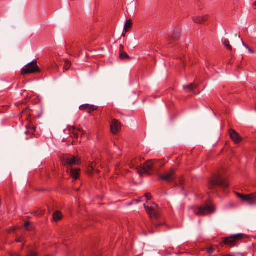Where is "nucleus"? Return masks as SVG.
<instances>
[{
  "mask_svg": "<svg viewBox=\"0 0 256 256\" xmlns=\"http://www.w3.org/2000/svg\"><path fill=\"white\" fill-rule=\"evenodd\" d=\"M192 20L196 24H201L202 23V18L200 16H194Z\"/></svg>",
  "mask_w": 256,
  "mask_h": 256,
  "instance_id": "19",
  "label": "nucleus"
},
{
  "mask_svg": "<svg viewBox=\"0 0 256 256\" xmlns=\"http://www.w3.org/2000/svg\"><path fill=\"white\" fill-rule=\"evenodd\" d=\"M242 45L244 47H246V48H248V51H249V52L250 53H253L254 52V51L250 48H249L248 46H247L242 40Z\"/></svg>",
  "mask_w": 256,
  "mask_h": 256,
  "instance_id": "21",
  "label": "nucleus"
},
{
  "mask_svg": "<svg viewBox=\"0 0 256 256\" xmlns=\"http://www.w3.org/2000/svg\"><path fill=\"white\" fill-rule=\"evenodd\" d=\"M80 109L81 110H85L88 113H90L92 111L96 110V106L94 105H90L88 104H85L82 105L80 106Z\"/></svg>",
  "mask_w": 256,
  "mask_h": 256,
  "instance_id": "12",
  "label": "nucleus"
},
{
  "mask_svg": "<svg viewBox=\"0 0 256 256\" xmlns=\"http://www.w3.org/2000/svg\"><path fill=\"white\" fill-rule=\"evenodd\" d=\"M136 201L137 202H141L142 200H140V199H138L136 200Z\"/></svg>",
  "mask_w": 256,
  "mask_h": 256,
  "instance_id": "29",
  "label": "nucleus"
},
{
  "mask_svg": "<svg viewBox=\"0 0 256 256\" xmlns=\"http://www.w3.org/2000/svg\"><path fill=\"white\" fill-rule=\"evenodd\" d=\"M144 196L146 198V200H150V198H151V196H150V195L149 194H145Z\"/></svg>",
  "mask_w": 256,
  "mask_h": 256,
  "instance_id": "24",
  "label": "nucleus"
},
{
  "mask_svg": "<svg viewBox=\"0 0 256 256\" xmlns=\"http://www.w3.org/2000/svg\"><path fill=\"white\" fill-rule=\"evenodd\" d=\"M160 178L162 180L168 182L174 180L175 178L174 172L171 170L169 172L166 173L164 175H161Z\"/></svg>",
  "mask_w": 256,
  "mask_h": 256,
  "instance_id": "10",
  "label": "nucleus"
},
{
  "mask_svg": "<svg viewBox=\"0 0 256 256\" xmlns=\"http://www.w3.org/2000/svg\"><path fill=\"white\" fill-rule=\"evenodd\" d=\"M240 236H241V239H242V238H243L244 236L242 234H241Z\"/></svg>",
  "mask_w": 256,
  "mask_h": 256,
  "instance_id": "33",
  "label": "nucleus"
},
{
  "mask_svg": "<svg viewBox=\"0 0 256 256\" xmlns=\"http://www.w3.org/2000/svg\"><path fill=\"white\" fill-rule=\"evenodd\" d=\"M230 138L236 144H238L240 142V137L238 134L235 130H230Z\"/></svg>",
  "mask_w": 256,
  "mask_h": 256,
  "instance_id": "11",
  "label": "nucleus"
},
{
  "mask_svg": "<svg viewBox=\"0 0 256 256\" xmlns=\"http://www.w3.org/2000/svg\"><path fill=\"white\" fill-rule=\"evenodd\" d=\"M132 25V22L131 20H127L124 26V30L125 32H127L128 30V29H130L131 28Z\"/></svg>",
  "mask_w": 256,
  "mask_h": 256,
  "instance_id": "17",
  "label": "nucleus"
},
{
  "mask_svg": "<svg viewBox=\"0 0 256 256\" xmlns=\"http://www.w3.org/2000/svg\"><path fill=\"white\" fill-rule=\"evenodd\" d=\"M154 164L152 160L146 162L142 166V170H138V173L140 176H142L144 174H149V172L153 168Z\"/></svg>",
  "mask_w": 256,
  "mask_h": 256,
  "instance_id": "8",
  "label": "nucleus"
},
{
  "mask_svg": "<svg viewBox=\"0 0 256 256\" xmlns=\"http://www.w3.org/2000/svg\"><path fill=\"white\" fill-rule=\"evenodd\" d=\"M30 223L29 222H26L25 223L24 226L26 228H28V226H30Z\"/></svg>",
  "mask_w": 256,
  "mask_h": 256,
  "instance_id": "26",
  "label": "nucleus"
},
{
  "mask_svg": "<svg viewBox=\"0 0 256 256\" xmlns=\"http://www.w3.org/2000/svg\"><path fill=\"white\" fill-rule=\"evenodd\" d=\"M76 52H80V49L78 48H77L76 50Z\"/></svg>",
  "mask_w": 256,
  "mask_h": 256,
  "instance_id": "30",
  "label": "nucleus"
},
{
  "mask_svg": "<svg viewBox=\"0 0 256 256\" xmlns=\"http://www.w3.org/2000/svg\"><path fill=\"white\" fill-rule=\"evenodd\" d=\"M208 186L210 189L217 186L224 194L228 192L229 184L226 178L220 174L216 175L210 181Z\"/></svg>",
  "mask_w": 256,
  "mask_h": 256,
  "instance_id": "2",
  "label": "nucleus"
},
{
  "mask_svg": "<svg viewBox=\"0 0 256 256\" xmlns=\"http://www.w3.org/2000/svg\"><path fill=\"white\" fill-rule=\"evenodd\" d=\"M176 34H174L172 36V38L174 40L177 39L178 36L180 34V32H179L178 30H176Z\"/></svg>",
  "mask_w": 256,
  "mask_h": 256,
  "instance_id": "23",
  "label": "nucleus"
},
{
  "mask_svg": "<svg viewBox=\"0 0 256 256\" xmlns=\"http://www.w3.org/2000/svg\"><path fill=\"white\" fill-rule=\"evenodd\" d=\"M17 242H22V238H18L16 240Z\"/></svg>",
  "mask_w": 256,
  "mask_h": 256,
  "instance_id": "27",
  "label": "nucleus"
},
{
  "mask_svg": "<svg viewBox=\"0 0 256 256\" xmlns=\"http://www.w3.org/2000/svg\"><path fill=\"white\" fill-rule=\"evenodd\" d=\"M196 87L194 84H190L188 85H184L183 88L188 92H192Z\"/></svg>",
  "mask_w": 256,
  "mask_h": 256,
  "instance_id": "13",
  "label": "nucleus"
},
{
  "mask_svg": "<svg viewBox=\"0 0 256 256\" xmlns=\"http://www.w3.org/2000/svg\"><path fill=\"white\" fill-rule=\"evenodd\" d=\"M253 6H254V8L256 10V2H254V4H253Z\"/></svg>",
  "mask_w": 256,
  "mask_h": 256,
  "instance_id": "28",
  "label": "nucleus"
},
{
  "mask_svg": "<svg viewBox=\"0 0 256 256\" xmlns=\"http://www.w3.org/2000/svg\"><path fill=\"white\" fill-rule=\"evenodd\" d=\"M62 164L67 166L66 172L70 173L71 176L74 180H76L79 176V170L72 168V166L74 164H79L80 160L74 156L65 155L62 159Z\"/></svg>",
  "mask_w": 256,
  "mask_h": 256,
  "instance_id": "1",
  "label": "nucleus"
},
{
  "mask_svg": "<svg viewBox=\"0 0 256 256\" xmlns=\"http://www.w3.org/2000/svg\"><path fill=\"white\" fill-rule=\"evenodd\" d=\"M144 206L147 212L151 218H158V206L157 204L153 203L150 206H148L144 204Z\"/></svg>",
  "mask_w": 256,
  "mask_h": 256,
  "instance_id": "6",
  "label": "nucleus"
},
{
  "mask_svg": "<svg viewBox=\"0 0 256 256\" xmlns=\"http://www.w3.org/2000/svg\"><path fill=\"white\" fill-rule=\"evenodd\" d=\"M200 17L202 18V20L203 23L208 20V15H204Z\"/></svg>",
  "mask_w": 256,
  "mask_h": 256,
  "instance_id": "22",
  "label": "nucleus"
},
{
  "mask_svg": "<svg viewBox=\"0 0 256 256\" xmlns=\"http://www.w3.org/2000/svg\"><path fill=\"white\" fill-rule=\"evenodd\" d=\"M92 170H94V171L95 170V168L93 167V166H92Z\"/></svg>",
  "mask_w": 256,
  "mask_h": 256,
  "instance_id": "32",
  "label": "nucleus"
},
{
  "mask_svg": "<svg viewBox=\"0 0 256 256\" xmlns=\"http://www.w3.org/2000/svg\"><path fill=\"white\" fill-rule=\"evenodd\" d=\"M62 214L58 211H56L53 214V218L54 220L58 221L62 218Z\"/></svg>",
  "mask_w": 256,
  "mask_h": 256,
  "instance_id": "14",
  "label": "nucleus"
},
{
  "mask_svg": "<svg viewBox=\"0 0 256 256\" xmlns=\"http://www.w3.org/2000/svg\"><path fill=\"white\" fill-rule=\"evenodd\" d=\"M214 210L215 209L213 204L210 202L202 206L194 208L193 209L194 214L200 216H205L210 214L214 212Z\"/></svg>",
  "mask_w": 256,
  "mask_h": 256,
  "instance_id": "3",
  "label": "nucleus"
},
{
  "mask_svg": "<svg viewBox=\"0 0 256 256\" xmlns=\"http://www.w3.org/2000/svg\"><path fill=\"white\" fill-rule=\"evenodd\" d=\"M64 68L65 70H68L70 67L71 64L70 62L68 60H64Z\"/></svg>",
  "mask_w": 256,
  "mask_h": 256,
  "instance_id": "18",
  "label": "nucleus"
},
{
  "mask_svg": "<svg viewBox=\"0 0 256 256\" xmlns=\"http://www.w3.org/2000/svg\"><path fill=\"white\" fill-rule=\"evenodd\" d=\"M240 240V234L232 235L228 238H224L222 244L226 245L230 248H234L238 246Z\"/></svg>",
  "mask_w": 256,
  "mask_h": 256,
  "instance_id": "4",
  "label": "nucleus"
},
{
  "mask_svg": "<svg viewBox=\"0 0 256 256\" xmlns=\"http://www.w3.org/2000/svg\"><path fill=\"white\" fill-rule=\"evenodd\" d=\"M40 70L37 64V61L34 60L27 64L22 70V74H29L39 72Z\"/></svg>",
  "mask_w": 256,
  "mask_h": 256,
  "instance_id": "5",
  "label": "nucleus"
},
{
  "mask_svg": "<svg viewBox=\"0 0 256 256\" xmlns=\"http://www.w3.org/2000/svg\"><path fill=\"white\" fill-rule=\"evenodd\" d=\"M237 196H238V197L240 198V194L239 193H237Z\"/></svg>",
  "mask_w": 256,
  "mask_h": 256,
  "instance_id": "31",
  "label": "nucleus"
},
{
  "mask_svg": "<svg viewBox=\"0 0 256 256\" xmlns=\"http://www.w3.org/2000/svg\"><path fill=\"white\" fill-rule=\"evenodd\" d=\"M121 59L128 58H129L128 55L124 52H121L120 56Z\"/></svg>",
  "mask_w": 256,
  "mask_h": 256,
  "instance_id": "20",
  "label": "nucleus"
},
{
  "mask_svg": "<svg viewBox=\"0 0 256 256\" xmlns=\"http://www.w3.org/2000/svg\"><path fill=\"white\" fill-rule=\"evenodd\" d=\"M222 44L226 48H227L229 50H232V46L230 44V42L228 41V40H227L225 38H224L222 39Z\"/></svg>",
  "mask_w": 256,
  "mask_h": 256,
  "instance_id": "15",
  "label": "nucleus"
},
{
  "mask_svg": "<svg viewBox=\"0 0 256 256\" xmlns=\"http://www.w3.org/2000/svg\"><path fill=\"white\" fill-rule=\"evenodd\" d=\"M121 130V124L118 120L112 119L110 122V130L114 134H116Z\"/></svg>",
  "mask_w": 256,
  "mask_h": 256,
  "instance_id": "9",
  "label": "nucleus"
},
{
  "mask_svg": "<svg viewBox=\"0 0 256 256\" xmlns=\"http://www.w3.org/2000/svg\"><path fill=\"white\" fill-rule=\"evenodd\" d=\"M9 256H21L19 254L13 252L10 253ZM26 256H36V254L34 252H30Z\"/></svg>",
  "mask_w": 256,
  "mask_h": 256,
  "instance_id": "16",
  "label": "nucleus"
},
{
  "mask_svg": "<svg viewBox=\"0 0 256 256\" xmlns=\"http://www.w3.org/2000/svg\"><path fill=\"white\" fill-rule=\"evenodd\" d=\"M120 47H121L122 48H123V46H122V45H120Z\"/></svg>",
  "mask_w": 256,
  "mask_h": 256,
  "instance_id": "34",
  "label": "nucleus"
},
{
  "mask_svg": "<svg viewBox=\"0 0 256 256\" xmlns=\"http://www.w3.org/2000/svg\"><path fill=\"white\" fill-rule=\"evenodd\" d=\"M213 251H214V248H212V247L208 248V250H207L209 254L212 252Z\"/></svg>",
  "mask_w": 256,
  "mask_h": 256,
  "instance_id": "25",
  "label": "nucleus"
},
{
  "mask_svg": "<svg viewBox=\"0 0 256 256\" xmlns=\"http://www.w3.org/2000/svg\"><path fill=\"white\" fill-rule=\"evenodd\" d=\"M256 203V195L254 194H241V204H246L250 205Z\"/></svg>",
  "mask_w": 256,
  "mask_h": 256,
  "instance_id": "7",
  "label": "nucleus"
}]
</instances>
